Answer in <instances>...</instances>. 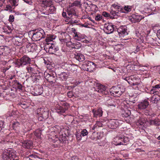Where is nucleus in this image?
Instances as JSON below:
<instances>
[{
	"label": "nucleus",
	"instance_id": "obj_18",
	"mask_svg": "<svg viewBox=\"0 0 160 160\" xmlns=\"http://www.w3.org/2000/svg\"><path fill=\"white\" fill-rule=\"evenodd\" d=\"M113 142H114V144L116 145L125 144L122 142V136L117 137L114 138Z\"/></svg>",
	"mask_w": 160,
	"mask_h": 160
},
{
	"label": "nucleus",
	"instance_id": "obj_43",
	"mask_svg": "<svg viewBox=\"0 0 160 160\" xmlns=\"http://www.w3.org/2000/svg\"><path fill=\"white\" fill-rule=\"evenodd\" d=\"M130 78L131 80L132 81L135 82L137 81L139 79L137 78L134 75H131L130 76Z\"/></svg>",
	"mask_w": 160,
	"mask_h": 160
},
{
	"label": "nucleus",
	"instance_id": "obj_29",
	"mask_svg": "<svg viewBox=\"0 0 160 160\" xmlns=\"http://www.w3.org/2000/svg\"><path fill=\"white\" fill-rule=\"evenodd\" d=\"M55 38V36L52 35H49L47 37L46 39V41L47 42V44L49 45L50 44L49 42H51L53 39Z\"/></svg>",
	"mask_w": 160,
	"mask_h": 160
},
{
	"label": "nucleus",
	"instance_id": "obj_56",
	"mask_svg": "<svg viewBox=\"0 0 160 160\" xmlns=\"http://www.w3.org/2000/svg\"><path fill=\"white\" fill-rule=\"evenodd\" d=\"M96 124L97 125V126H98V127H102V124H101V122H97Z\"/></svg>",
	"mask_w": 160,
	"mask_h": 160
},
{
	"label": "nucleus",
	"instance_id": "obj_32",
	"mask_svg": "<svg viewBox=\"0 0 160 160\" xmlns=\"http://www.w3.org/2000/svg\"><path fill=\"white\" fill-rule=\"evenodd\" d=\"M132 6H126L124 7L123 10V12L128 13L131 11L132 10Z\"/></svg>",
	"mask_w": 160,
	"mask_h": 160
},
{
	"label": "nucleus",
	"instance_id": "obj_58",
	"mask_svg": "<svg viewBox=\"0 0 160 160\" xmlns=\"http://www.w3.org/2000/svg\"><path fill=\"white\" fill-rule=\"evenodd\" d=\"M139 84V83L138 82H135L134 83V82H133L132 84L134 86V85H138Z\"/></svg>",
	"mask_w": 160,
	"mask_h": 160
},
{
	"label": "nucleus",
	"instance_id": "obj_59",
	"mask_svg": "<svg viewBox=\"0 0 160 160\" xmlns=\"http://www.w3.org/2000/svg\"><path fill=\"white\" fill-rule=\"evenodd\" d=\"M23 1L27 3H29L30 1L31 0H22Z\"/></svg>",
	"mask_w": 160,
	"mask_h": 160
},
{
	"label": "nucleus",
	"instance_id": "obj_51",
	"mask_svg": "<svg viewBox=\"0 0 160 160\" xmlns=\"http://www.w3.org/2000/svg\"><path fill=\"white\" fill-rule=\"evenodd\" d=\"M126 81L128 82L130 84V83H132V81L131 80L130 76L128 77H126Z\"/></svg>",
	"mask_w": 160,
	"mask_h": 160
},
{
	"label": "nucleus",
	"instance_id": "obj_22",
	"mask_svg": "<svg viewBox=\"0 0 160 160\" xmlns=\"http://www.w3.org/2000/svg\"><path fill=\"white\" fill-rule=\"evenodd\" d=\"M112 7L113 9H115V11H116V12H117L120 15L121 13L123 12V8L120 6L117 5L113 4L112 5Z\"/></svg>",
	"mask_w": 160,
	"mask_h": 160
},
{
	"label": "nucleus",
	"instance_id": "obj_20",
	"mask_svg": "<svg viewBox=\"0 0 160 160\" xmlns=\"http://www.w3.org/2000/svg\"><path fill=\"white\" fill-rule=\"evenodd\" d=\"M68 107H62L59 105H58L56 107V111L59 114H62L65 112L67 110Z\"/></svg>",
	"mask_w": 160,
	"mask_h": 160
},
{
	"label": "nucleus",
	"instance_id": "obj_48",
	"mask_svg": "<svg viewBox=\"0 0 160 160\" xmlns=\"http://www.w3.org/2000/svg\"><path fill=\"white\" fill-rule=\"evenodd\" d=\"M19 125V123L18 122H15L13 124V128H15L17 127H18Z\"/></svg>",
	"mask_w": 160,
	"mask_h": 160
},
{
	"label": "nucleus",
	"instance_id": "obj_16",
	"mask_svg": "<svg viewBox=\"0 0 160 160\" xmlns=\"http://www.w3.org/2000/svg\"><path fill=\"white\" fill-rule=\"evenodd\" d=\"M67 13L69 17L68 18H71L72 15L77 16L76 12L74 8H69L67 9Z\"/></svg>",
	"mask_w": 160,
	"mask_h": 160
},
{
	"label": "nucleus",
	"instance_id": "obj_5",
	"mask_svg": "<svg viewBox=\"0 0 160 160\" xmlns=\"http://www.w3.org/2000/svg\"><path fill=\"white\" fill-rule=\"evenodd\" d=\"M110 92L112 95L115 97H118L120 96L124 92L122 88L118 87H113L110 89Z\"/></svg>",
	"mask_w": 160,
	"mask_h": 160
},
{
	"label": "nucleus",
	"instance_id": "obj_15",
	"mask_svg": "<svg viewBox=\"0 0 160 160\" xmlns=\"http://www.w3.org/2000/svg\"><path fill=\"white\" fill-rule=\"evenodd\" d=\"M149 105V102L146 100L141 102L138 105V108L140 109H144L146 108Z\"/></svg>",
	"mask_w": 160,
	"mask_h": 160
},
{
	"label": "nucleus",
	"instance_id": "obj_34",
	"mask_svg": "<svg viewBox=\"0 0 160 160\" xmlns=\"http://www.w3.org/2000/svg\"><path fill=\"white\" fill-rule=\"evenodd\" d=\"M150 93L151 94H154V95L158 93V92L157 91V89L153 86L152 88L150 91Z\"/></svg>",
	"mask_w": 160,
	"mask_h": 160
},
{
	"label": "nucleus",
	"instance_id": "obj_36",
	"mask_svg": "<svg viewBox=\"0 0 160 160\" xmlns=\"http://www.w3.org/2000/svg\"><path fill=\"white\" fill-rule=\"evenodd\" d=\"M151 100L152 102L155 104L157 103L159 100L158 98L156 97V96L155 95L153 96L151 98Z\"/></svg>",
	"mask_w": 160,
	"mask_h": 160
},
{
	"label": "nucleus",
	"instance_id": "obj_19",
	"mask_svg": "<svg viewBox=\"0 0 160 160\" xmlns=\"http://www.w3.org/2000/svg\"><path fill=\"white\" fill-rule=\"evenodd\" d=\"M93 113V116L94 117H97L98 116L100 117L102 116L103 112L101 108H100L98 109H93L92 110Z\"/></svg>",
	"mask_w": 160,
	"mask_h": 160
},
{
	"label": "nucleus",
	"instance_id": "obj_10",
	"mask_svg": "<svg viewBox=\"0 0 160 160\" xmlns=\"http://www.w3.org/2000/svg\"><path fill=\"white\" fill-rule=\"evenodd\" d=\"M114 25L112 24H105L104 25V31L107 34H109L112 33L114 31Z\"/></svg>",
	"mask_w": 160,
	"mask_h": 160
},
{
	"label": "nucleus",
	"instance_id": "obj_47",
	"mask_svg": "<svg viewBox=\"0 0 160 160\" xmlns=\"http://www.w3.org/2000/svg\"><path fill=\"white\" fill-rule=\"evenodd\" d=\"M17 87L18 89L21 90L22 89V86L21 84L19 82H17Z\"/></svg>",
	"mask_w": 160,
	"mask_h": 160
},
{
	"label": "nucleus",
	"instance_id": "obj_35",
	"mask_svg": "<svg viewBox=\"0 0 160 160\" xmlns=\"http://www.w3.org/2000/svg\"><path fill=\"white\" fill-rule=\"evenodd\" d=\"M72 48L76 49H78L81 47V45L79 42L77 43H73L72 44Z\"/></svg>",
	"mask_w": 160,
	"mask_h": 160
},
{
	"label": "nucleus",
	"instance_id": "obj_41",
	"mask_svg": "<svg viewBox=\"0 0 160 160\" xmlns=\"http://www.w3.org/2000/svg\"><path fill=\"white\" fill-rule=\"evenodd\" d=\"M34 134L37 137L39 138L41 134V131L38 130H37L35 131Z\"/></svg>",
	"mask_w": 160,
	"mask_h": 160
},
{
	"label": "nucleus",
	"instance_id": "obj_21",
	"mask_svg": "<svg viewBox=\"0 0 160 160\" xmlns=\"http://www.w3.org/2000/svg\"><path fill=\"white\" fill-rule=\"evenodd\" d=\"M74 58L79 62H82L85 60V57L80 53H76L75 54Z\"/></svg>",
	"mask_w": 160,
	"mask_h": 160
},
{
	"label": "nucleus",
	"instance_id": "obj_37",
	"mask_svg": "<svg viewBox=\"0 0 160 160\" xmlns=\"http://www.w3.org/2000/svg\"><path fill=\"white\" fill-rule=\"evenodd\" d=\"M27 70L28 71V72L35 74L34 68L31 67L30 66H28L27 67Z\"/></svg>",
	"mask_w": 160,
	"mask_h": 160
},
{
	"label": "nucleus",
	"instance_id": "obj_6",
	"mask_svg": "<svg viewBox=\"0 0 160 160\" xmlns=\"http://www.w3.org/2000/svg\"><path fill=\"white\" fill-rule=\"evenodd\" d=\"M84 63V67L85 68L86 70L88 71L92 72L95 68V64L91 61H85Z\"/></svg>",
	"mask_w": 160,
	"mask_h": 160
},
{
	"label": "nucleus",
	"instance_id": "obj_25",
	"mask_svg": "<svg viewBox=\"0 0 160 160\" xmlns=\"http://www.w3.org/2000/svg\"><path fill=\"white\" fill-rule=\"evenodd\" d=\"M44 6H46L47 7L48 12H49L50 13L53 12L56 10V8H55L54 6L52 5V3H51V4L50 5H44Z\"/></svg>",
	"mask_w": 160,
	"mask_h": 160
},
{
	"label": "nucleus",
	"instance_id": "obj_3",
	"mask_svg": "<svg viewBox=\"0 0 160 160\" xmlns=\"http://www.w3.org/2000/svg\"><path fill=\"white\" fill-rule=\"evenodd\" d=\"M31 60L29 57L26 56L22 57L20 59L18 60L15 62V64L19 68L23 67L30 63Z\"/></svg>",
	"mask_w": 160,
	"mask_h": 160
},
{
	"label": "nucleus",
	"instance_id": "obj_38",
	"mask_svg": "<svg viewBox=\"0 0 160 160\" xmlns=\"http://www.w3.org/2000/svg\"><path fill=\"white\" fill-rule=\"evenodd\" d=\"M122 142L125 144L124 145H126L127 143L129 141V138L127 137H124L123 136H122Z\"/></svg>",
	"mask_w": 160,
	"mask_h": 160
},
{
	"label": "nucleus",
	"instance_id": "obj_62",
	"mask_svg": "<svg viewBox=\"0 0 160 160\" xmlns=\"http://www.w3.org/2000/svg\"><path fill=\"white\" fill-rule=\"evenodd\" d=\"M21 105L22 106V107L23 108H26L27 107V106H26V105L25 104H21Z\"/></svg>",
	"mask_w": 160,
	"mask_h": 160
},
{
	"label": "nucleus",
	"instance_id": "obj_50",
	"mask_svg": "<svg viewBox=\"0 0 160 160\" xmlns=\"http://www.w3.org/2000/svg\"><path fill=\"white\" fill-rule=\"evenodd\" d=\"M80 4V2L76 1H75L73 3V5H75V6H78Z\"/></svg>",
	"mask_w": 160,
	"mask_h": 160
},
{
	"label": "nucleus",
	"instance_id": "obj_60",
	"mask_svg": "<svg viewBox=\"0 0 160 160\" xmlns=\"http://www.w3.org/2000/svg\"><path fill=\"white\" fill-rule=\"evenodd\" d=\"M6 8H7V10H10L11 9V7L10 6H6Z\"/></svg>",
	"mask_w": 160,
	"mask_h": 160
},
{
	"label": "nucleus",
	"instance_id": "obj_12",
	"mask_svg": "<svg viewBox=\"0 0 160 160\" xmlns=\"http://www.w3.org/2000/svg\"><path fill=\"white\" fill-rule=\"evenodd\" d=\"M22 146L24 148L30 149L32 148V142L30 140L25 141L22 142Z\"/></svg>",
	"mask_w": 160,
	"mask_h": 160
},
{
	"label": "nucleus",
	"instance_id": "obj_64",
	"mask_svg": "<svg viewBox=\"0 0 160 160\" xmlns=\"http://www.w3.org/2000/svg\"><path fill=\"white\" fill-rule=\"evenodd\" d=\"M9 68H4V69L3 70V72H6V71L8 70V69Z\"/></svg>",
	"mask_w": 160,
	"mask_h": 160
},
{
	"label": "nucleus",
	"instance_id": "obj_49",
	"mask_svg": "<svg viewBox=\"0 0 160 160\" xmlns=\"http://www.w3.org/2000/svg\"><path fill=\"white\" fill-rule=\"evenodd\" d=\"M67 95L69 97L71 98L73 96V92L71 91L68 92L67 93Z\"/></svg>",
	"mask_w": 160,
	"mask_h": 160
},
{
	"label": "nucleus",
	"instance_id": "obj_61",
	"mask_svg": "<svg viewBox=\"0 0 160 160\" xmlns=\"http://www.w3.org/2000/svg\"><path fill=\"white\" fill-rule=\"evenodd\" d=\"M157 35L160 38V30L158 31L157 32Z\"/></svg>",
	"mask_w": 160,
	"mask_h": 160
},
{
	"label": "nucleus",
	"instance_id": "obj_40",
	"mask_svg": "<svg viewBox=\"0 0 160 160\" xmlns=\"http://www.w3.org/2000/svg\"><path fill=\"white\" fill-rule=\"evenodd\" d=\"M88 134V132L86 129L82 130L81 132V135L84 137Z\"/></svg>",
	"mask_w": 160,
	"mask_h": 160
},
{
	"label": "nucleus",
	"instance_id": "obj_30",
	"mask_svg": "<svg viewBox=\"0 0 160 160\" xmlns=\"http://www.w3.org/2000/svg\"><path fill=\"white\" fill-rule=\"evenodd\" d=\"M110 15H111L112 16L114 17V19L116 18L115 17V16H120V15L119 14V13L116 12V11H115V9H113L112 7L111 10L110 12Z\"/></svg>",
	"mask_w": 160,
	"mask_h": 160
},
{
	"label": "nucleus",
	"instance_id": "obj_27",
	"mask_svg": "<svg viewBox=\"0 0 160 160\" xmlns=\"http://www.w3.org/2000/svg\"><path fill=\"white\" fill-rule=\"evenodd\" d=\"M59 78H60L62 80H66L68 78V74L65 72H63L58 75Z\"/></svg>",
	"mask_w": 160,
	"mask_h": 160
},
{
	"label": "nucleus",
	"instance_id": "obj_33",
	"mask_svg": "<svg viewBox=\"0 0 160 160\" xmlns=\"http://www.w3.org/2000/svg\"><path fill=\"white\" fill-rule=\"evenodd\" d=\"M145 122V120L143 118H140L138 119L136 123L138 125L142 126L144 125Z\"/></svg>",
	"mask_w": 160,
	"mask_h": 160
},
{
	"label": "nucleus",
	"instance_id": "obj_7",
	"mask_svg": "<svg viewBox=\"0 0 160 160\" xmlns=\"http://www.w3.org/2000/svg\"><path fill=\"white\" fill-rule=\"evenodd\" d=\"M68 134H66L65 132L62 131L60 133L59 138H56V141L55 142L56 143V144H59L61 142L64 143V142L67 140V137H68Z\"/></svg>",
	"mask_w": 160,
	"mask_h": 160
},
{
	"label": "nucleus",
	"instance_id": "obj_11",
	"mask_svg": "<svg viewBox=\"0 0 160 160\" xmlns=\"http://www.w3.org/2000/svg\"><path fill=\"white\" fill-rule=\"evenodd\" d=\"M42 88L41 86H36L33 89L32 94L34 96H38L41 95L42 93Z\"/></svg>",
	"mask_w": 160,
	"mask_h": 160
},
{
	"label": "nucleus",
	"instance_id": "obj_53",
	"mask_svg": "<svg viewBox=\"0 0 160 160\" xmlns=\"http://www.w3.org/2000/svg\"><path fill=\"white\" fill-rule=\"evenodd\" d=\"M71 160H79V159L77 156H74L71 158Z\"/></svg>",
	"mask_w": 160,
	"mask_h": 160
},
{
	"label": "nucleus",
	"instance_id": "obj_17",
	"mask_svg": "<svg viewBox=\"0 0 160 160\" xmlns=\"http://www.w3.org/2000/svg\"><path fill=\"white\" fill-rule=\"evenodd\" d=\"M106 88L107 87L105 86H103L102 85H98L96 87L95 90L99 93H105V90H106Z\"/></svg>",
	"mask_w": 160,
	"mask_h": 160
},
{
	"label": "nucleus",
	"instance_id": "obj_14",
	"mask_svg": "<svg viewBox=\"0 0 160 160\" xmlns=\"http://www.w3.org/2000/svg\"><path fill=\"white\" fill-rule=\"evenodd\" d=\"M27 50L29 52H33L37 49V46L35 44H28L26 46Z\"/></svg>",
	"mask_w": 160,
	"mask_h": 160
},
{
	"label": "nucleus",
	"instance_id": "obj_1",
	"mask_svg": "<svg viewBox=\"0 0 160 160\" xmlns=\"http://www.w3.org/2000/svg\"><path fill=\"white\" fill-rule=\"evenodd\" d=\"M2 158L3 159L12 160L15 158L17 156L15 151L11 148L5 150L2 154Z\"/></svg>",
	"mask_w": 160,
	"mask_h": 160
},
{
	"label": "nucleus",
	"instance_id": "obj_46",
	"mask_svg": "<svg viewBox=\"0 0 160 160\" xmlns=\"http://www.w3.org/2000/svg\"><path fill=\"white\" fill-rule=\"evenodd\" d=\"M74 38L76 40L78 41H81L82 39L81 38L80 36H78L77 33L75 34Z\"/></svg>",
	"mask_w": 160,
	"mask_h": 160
},
{
	"label": "nucleus",
	"instance_id": "obj_52",
	"mask_svg": "<svg viewBox=\"0 0 160 160\" xmlns=\"http://www.w3.org/2000/svg\"><path fill=\"white\" fill-rule=\"evenodd\" d=\"M4 122L2 121H0V131L1 130L3 126Z\"/></svg>",
	"mask_w": 160,
	"mask_h": 160
},
{
	"label": "nucleus",
	"instance_id": "obj_39",
	"mask_svg": "<svg viewBox=\"0 0 160 160\" xmlns=\"http://www.w3.org/2000/svg\"><path fill=\"white\" fill-rule=\"evenodd\" d=\"M102 15L105 17H109L110 18L112 19H114L113 16H112L110 15L109 13H108L106 12H103L102 13Z\"/></svg>",
	"mask_w": 160,
	"mask_h": 160
},
{
	"label": "nucleus",
	"instance_id": "obj_63",
	"mask_svg": "<svg viewBox=\"0 0 160 160\" xmlns=\"http://www.w3.org/2000/svg\"><path fill=\"white\" fill-rule=\"evenodd\" d=\"M97 128V125L95 124L94 125L92 128V129L94 130L96 128Z\"/></svg>",
	"mask_w": 160,
	"mask_h": 160
},
{
	"label": "nucleus",
	"instance_id": "obj_55",
	"mask_svg": "<svg viewBox=\"0 0 160 160\" xmlns=\"http://www.w3.org/2000/svg\"><path fill=\"white\" fill-rule=\"evenodd\" d=\"M62 16L63 17H66L68 18V17H67V14L65 12H63L62 14Z\"/></svg>",
	"mask_w": 160,
	"mask_h": 160
},
{
	"label": "nucleus",
	"instance_id": "obj_9",
	"mask_svg": "<svg viewBox=\"0 0 160 160\" xmlns=\"http://www.w3.org/2000/svg\"><path fill=\"white\" fill-rule=\"evenodd\" d=\"M144 17L140 15L132 14L129 17V20L133 23L139 22Z\"/></svg>",
	"mask_w": 160,
	"mask_h": 160
},
{
	"label": "nucleus",
	"instance_id": "obj_23",
	"mask_svg": "<svg viewBox=\"0 0 160 160\" xmlns=\"http://www.w3.org/2000/svg\"><path fill=\"white\" fill-rule=\"evenodd\" d=\"M127 28L125 26H122L119 27L118 29V32L119 33L126 35L128 34Z\"/></svg>",
	"mask_w": 160,
	"mask_h": 160
},
{
	"label": "nucleus",
	"instance_id": "obj_42",
	"mask_svg": "<svg viewBox=\"0 0 160 160\" xmlns=\"http://www.w3.org/2000/svg\"><path fill=\"white\" fill-rule=\"evenodd\" d=\"M33 78L34 80V82L35 81L38 82L39 80L41 79V77L40 76H39V75L38 76H36V75H35V76L34 75H33Z\"/></svg>",
	"mask_w": 160,
	"mask_h": 160
},
{
	"label": "nucleus",
	"instance_id": "obj_2",
	"mask_svg": "<svg viewBox=\"0 0 160 160\" xmlns=\"http://www.w3.org/2000/svg\"><path fill=\"white\" fill-rule=\"evenodd\" d=\"M35 32L32 33V38L34 41H38L45 37V34L44 30L41 28L36 29Z\"/></svg>",
	"mask_w": 160,
	"mask_h": 160
},
{
	"label": "nucleus",
	"instance_id": "obj_26",
	"mask_svg": "<svg viewBox=\"0 0 160 160\" xmlns=\"http://www.w3.org/2000/svg\"><path fill=\"white\" fill-rule=\"evenodd\" d=\"M106 103L108 106L115 107L116 105V103L115 102L114 100L111 98H109L108 99H107L106 101Z\"/></svg>",
	"mask_w": 160,
	"mask_h": 160
},
{
	"label": "nucleus",
	"instance_id": "obj_45",
	"mask_svg": "<svg viewBox=\"0 0 160 160\" xmlns=\"http://www.w3.org/2000/svg\"><path fill=\"white\" fill-rule=\"evenodd\" d=\"M14 16L12 15H10L9 17V21L11 22H12L14 20Z\"/></svg>",
	"mask_w": 160,
	"mask_h": 160
},
{
	"label": "nucleus",
	"instance_id": "obj_57",
	"mask_svg": "<svg viewBox=\"0 0 160 160\" xmlns=\"http://www.w3.org/2000/svg\"><path fill=\"white\" fill-rule=\"evenodd\" d=\"M51 45L50 46H49V50H50L51 49H53V46H52V43H50V44Z\"/></svg>",
	"mask_w": 160,
	"mask_h": 160
},
{
	"label": "nucleus",
	"instance_id": "obj_4",
	"mask_svg": "<svg viewBox=\"0 0 160 160\" xmlns=\"http://www.w3.org/2000/svg\"><path fill=\"white\" fill-rule=\"evenodd\" d=\"M38 115V119L39 121H43L48 117V112L47 110H45L43 108H39L37 110Z\"/></svg>",
	"mask_w": 160,
	"mask_h": 160
},
{
	"label": "nucleus",
	"instance_id": "obj_54",
	"mask_svg": "<svg viewBox=\"0 0 160 160\" xmlns=\"http://www.w3.org/2000/svg\"><path fill=\"white\" fill-rule=\"evenodd\" d=\"M154 86L156 89L159 88H160V83L157 84Z\"/></svg>",
	"mask_w": 160,
	"mask_h": 160
},
{
	"label": "nucleus",
	"instance_id": "obj_28",
	"mask_svg": "<svg viewBox=\"0 0 160 160\" xmlns=\"http://www.w3.org/2000/svg\"><path fill=\"white\" fill-rule=\"evenodd\" d=\"M52 0H42L41 3L44 6L50 5L52 3Z\"/></svg>",
	"mask_w": 160,
	"mask_h": 160
},
{
	"label": "nucleus",
	"instance_id": "obj_8",
	"mask_svg": "<svg viewBox=\"0 0 160 160\" xmlns=\"http://www.w3.org/2000/svg\"><path fill=\"white\" fill-rule=\"evenodd\" d=\"M45 78L46 80L50 83H53L56 82V74L52 73H48L47 72L44 74Z\"/></svg>",
	"mask_w": 160,
	"mask_h": 160
},
{
	"label": "nucleus",
	"instance_id": "obj_13",
	"mask_svg": "<svg viewBox=\"0 0 160 160\" xmlns=\"http://www.w3.org/2000/svg\"><path fill=\"white\" fill-rule=\"evenodd\" d=\"M109 125L110 128L112 129H115L117 128L119 125L118 122L116 120L113 119L109 121Z\"/></svg>",
	"mask_w": 160,
	"mask_h": 160
},
{
	"label": "nucleus",
	"instance_id": "obj_31",
	"mask_svg": "<svg viewBox=\"0 0 160 160\" xmlns=\"http://www.w3.org/2000/svg\"><path fill=\"white\" fill-rule=\"evenodd\" d=\"M149 123L151 125H154L155 126H158L160 125V122L156 120H150L149 121Z\"/></svg>",
	"mask_w": 160,
	"mask_h": 160
},
{
	"label": "nucleus",
	"instance_id": "obj_24",
	"mask_svg": "<svg viewBox=\"0 0 160 160\" xmlns=\"http://www.w3.org/2000/svg\"><path fill=\"white\" fill-rule=\"evenodd\" d=\"M3 50V52L2 53V54L4 55H8L10 53V49L8 46H5L3 48H0V50Z\"/></svg>",
	"mask_w": 160,
	"mask_h": 160
},
{
	"label": "nucleus",
	"instance_id": "obj_44",
	"mask_svg": "<svg viewBox=\"0 0 160 160\" xmlns=\"http://www.w3.org/2000/svg\"><path fill=\"white\" fill-rule=\"evenodd\" d=\"M102 16L99 14H98L96 17L95 19L96 21H99L102 19Z\"/></svg>",
	"mask_w": 160,
	"mask_h": 160
}]
</instances>
